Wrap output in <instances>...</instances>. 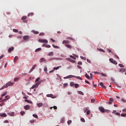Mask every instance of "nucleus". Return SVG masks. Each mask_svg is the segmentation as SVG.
<instances>
[{
    "label": "nucleus",
    "mask_w": 126,
    "mask_h": 126,
    "mask_svg": "<svg viewBox=\"0 0 126 126\" xmlns=\"http://www.w3.org/2000/svg\"><path fill=\"white\" fill-rule=\"evenodd\" d=\"M24 40H28V39H29V36L28 35H25L23 36Z\"/></svg>",
    "instance_id": "obj_12"
},
{
    "label": "nucleus",
    "mask_w": 126,
    "mask_h": 126,
    "mask_svg": "<svg viewBox=\"0 0 126 126\" xmlns=\"http://www.w3.org/2000/svg\"><path fill=\"white\" fill-rule=\"evenodd\" d=\"M40 63H42V62H44V63H46V60H45V58H41L40 60Z\"/></svg>",
    "instance_id": "obj_14"
},
{
    "label": "nucleus",
    "mask_w": 126,
    "mask_h": 126,
    "mask_svg": "<svg viewBox=\"0 0 126 126\" xmlns=\"http://www.w3.org/2000/svg\"><path fill=\"white\" fill-rule=\"evenodd\" d=\"M32 33H33V34H39V32L35 31L34 30H32Z\"/></svg>",
    "instance_id": "obj_13"
},
{
    "label": "nucleus",
    "mask_w": 126,
    "mask_h": 126,
    "mask_svg": "<svg viewBox=\"0 0 126 126\" xmlns=\"http://www.w3.org/2000/svg\"><path fill=\"white\" fill-rule=\"evenodd\" d=\"M44 71H45V73H47L48 68H47V66L44 67Z\"/></svg>",
    "instance_id": "obj_19"
},
{
    "label": "nucleus",
    "mask_w": 126,
    "mask_h": 126,
    "mask_svg": "<svg viewBox=\"0 0 126 126\" xmlns=\"http://www.w3.org/2000/svg\"><path fill=\"white\" fill-rule=\"evenodd\" d=\"M71 123H72V121L71 120H68V121H67V125L68 126H69V125H70V124H71Z\"/></svg>",
    "instance_id": "obj_25"
},
{
    "label": "nucleus",
    "mask_w": 126,
    "mask_h": 126,
    "mask_svg": "<svg viewBox=\"0 0 126 126\" xmlns=\"http://www.w3.org/2000/svg\"><path fill=\"white\" fill-rule=\"evenodd\" d=\"M109 61L110 63H113L114 64H118V63L112 58L109 59Z\"/></svg>",
    "instance_id": "obj_5"
},
{
    "label": "nucleus",
    "mask_w": 126,
    "mask_h": 126,
    "mask_svg": "<svg viewBox=\"0 0 126 126\" xmlns=\"http://www.w3.org/2000/svg\"><path fill=\"white\" fill-rule=\"evenodd\" d=\"M13 50H14V47H10V48H9V49L8 50V52L9 53H11V52H12V51H13Z\"/></svg>",
    "instance_id": "obj_9"
},
{
    "label": "nucleus",
    "mask_w": 126,
    "mask_h": 126,
    "mask_svg": "<svg viewBox=\"0 0 126 126\" xmlns=\"http://www.w3.org/2000/svg\"><path fill=\"white\" fill-rule=\"evenodd\" d=\"M41 82H42V81L40 80L37 81V82H36V84L39 86V85L41 84Z\"/></svg>",
    "instance_id": "obj_30"
},
{
    "label": "nucleus",
    "mask_w": 126,
    "mask_h": 126,
    "mask_svg": "<svg viewBox=\"0 0 126 126\" xmlns=\"http://www.w3.org/2000/svg\"><path fill=\"white\" fill-rule=\"evenodd\" d=\"M32 116H33L34 118H35V119H38V115H36V114H33V115H32Z\"/></svg>",
    "instance_id": "obj_29"
},
{
    "label": "nucleus",
    "mask_w": 126,
    "mask_h": 126,
    "mask_svg": "<svg viewBox=\"0 0 126 126\" xmlns=\"http://www.w3.org/2000/svg\"><path fill=\"white\" fill-rule=\"evenodd\" d=\"M52 46H53V48H55V49H59V46H56L54 44H53Z\"/></svg>",
    "instance_id": "obj_36"
},
{
    "label": "nucleus",
    "mask_w": 126,
    "mask_h": 126,
    "mask_svg": "<svg viewBox=\"0 0 126 126\" xmlns=\"http://www.w3.org/2000/svg\"><path fill=\"white\" fill-rule=\"evenodd\" d=\"M45 33L44 32H40L39 34V36H44Z\"/></svg>",
    "instance_id": "obj_38"
},
{
    "label": "nucleus",
    "mask_w": 126,
    "mask_h": 126,
    "mask_svg": "<svg viewBox=\"0 0 126 126\" xmlns=\"http://www.w3.org/2000/svg\"><path fill=\"white\" fill-rule=\"evenodd\" d=\"M23 22L24 23H27V22H28V21L26 19V20H23Z\"/></svg>",
    "instance_id": "obj_59"
},
{
    "label": "nucleus",
    "mask_w": 126,
    "mask_h": 126,
    "mask_svg": "<svg viewBox=\"0 0 126 126\" xmlns=\"http://www.w3.org/2000/svg\"><path fill=\"white\" fill-rule=\"evenodd\" d=\"M81 121L85 123V120L84 118H81Z\"/></svg>",
    "instance_id": "obj_45"
},
{
    "label": "nucleus",
    "mask_w": 126,
    "mask_h": 126,
    "mask_svg": "<svg viewBox=\"0 0 126 126\" xmlns=\"http://www.w3.org/2000/svg\"><path fill=\"white\" fill-rule=\"evenodd\" d=\"M70 86H74V83H73V82H70Z\"/></svg>",
    "instance_id": "obj_41"
},
{
    "label": "nucleus",
    "mask_w": 126,
    "mask_h": 126,
    "mask_svg": "<svg viewBox=\"0 0 126 126\" xmlns=\"http://www.w3.org/2000/svg\"><path fill=\"white\" fill-rule=\"evenodd\" d=\"M9 99V95H6L5 96V98L1 100V103H3V102H5V101H7Z\"/></svg>",
    "instance_id": "obj_4"
},
{
    "label": "nucleus",
    "mask_w": 126,
    "mask_h": 126,
    "mask_svg": "<svg viewBox=\"0 0 126 126\" xmlns=\"http://www.w3.org/2000/svg\"><path fill=\"white\" fill-rule=\"evenodd\" d=\"M109 101H110L111 102H114V99H113V98H112V97H110Z\"/></svg>",
    "instance_id": "obj_46"
},
{
    "label": "nucleus",
    "mask_w": 126,
    "mask_h": 126,
    "mask_svg": "<svg viewBox=\"0 0 126 126\" xmlns=\"http://www.w3.org/2000/svg\"><path fill=\"white\" fill-rule=\"evenodd\" d=\"M78 94H80V95H84V94L83 93V92H82L81 91H78Z\"/></svg>",
    "instance_id": "obj_27"
},
{
    "label": "nucleus",
    "mask_w": 126,
    "mask_h": 126,
    "mask_svg": "<svg viewBox=\"0 0 126 126\" xmlns=\"http://www.w3.org/2000/svg\"><path fill=\"white\" fill-rule=\"evenodd\" d=\"M26 19H27V16H23V17H22V20H25Z\"/></svg>",
    "instance_id": "obj_31"
},
{
    "label": "nucleus",
    "mask_w": 126,
    "mask_h": 126,
    "mask_svg": "<svg viewBox=\"0 0 126 126\" xmlns=\"http://www.w3.org/2000/svg\"><path fill=\"white\" fill-rule=\"evenodd\" d=\"M13 32H15V33H17V32H18V30H17L16 29H13Z\"/></svg>",
    "instance_id": "obj_28"
},
{
    "label": "nucleus",
    "mask_w": 126,
    "mask_h": 126,
    "mask_svg": "<svg viewBox=\"0 0 126 126\" xmlns=\"http://www.w3.org/2000/svg\"><path fill=\"white\" fill-rule=\"evenodd\" d=\"M25 110H29L30 109V106L27 105L24 106Z\"/></svg>",
    "instance_id": "obj_10"
},
{
    "label": "nucleus",
    "mask_w": 126,
    "mask_h": 126,
    "mask_svg": "<svg viewBox=\"0 0 126 126\" xmlns=\"http://www.w3.org/2000/svg\"><path fill=\"white\" fill-rule=\"evenodd\" d=\"M65 60H66L67 61H68L69 62L70 61V58H66Z\"/></svg>",
    "instance_id": "obj_63"
},
{
    "label": "nucleus",
    "mask_w": 126,
    "mask_h": 126,
    "mask_svg": "<svg viewBox=\"0 0 126 126\" xmlns=\"http://www.w3.org/2000/svg\"><path fill=\"white\" fill-rule=\"evenodd\" d=\"M91 112L90 111V110H88L87 112V115H90Z\"/></svg>",
    "instance_id": "obj_47"
},
{
    "label": "nucleus",
    "mask_w": 126,
    "mask_h": 126,
    "mask_svg": "<svg viewBox=\"0 0 126 126\" xmlns=\"http://www.w3.org/2000/svg\"><path fill=\"white\" fill-rule=\"evenodd\" d=\"M85 77H86V78H87V79H90V76H89V75H88L87 73L85 74Z\"/></svg>",
    "instance_id": "obj_26"
},
{
    "label": "nucleus",
    "mask_w": 126,
    "mask_h": 126,
    "mask_svg": "<svg viewBox=\"0 0 126 126\" xmlns=\"http://www.w3.org/2000/svg\"><path fill=\"white\" fill-rule=\"evenodd\" d=\"M119 66H120V67H124V65L123 64H119Z\"/></svg>",
    "instance_id": "obj_52"
},
{
    "label": "nucleus",
    "mask_w": 126,
    "mask_h": 126,
    "mask_svg": "<svg viewBox=\"0 0 126 126\" xmlns=\"http://www.w3.org/2000/svg\"><path fill=\"white\" fill-rule=\"evenodd\" d=\"M40 79L39 77H38L35 80V82H38V81H39V80Z\"/></svg>",
    "instance_id": "obj_48"
},
{
    "label": "nucleus",
    "mask_w": 126,
    "mask_h": 126,
    "mask_svg": "<svg viewBox=\"0 0 126 126\" xmlns=\"http://www.w3.org/2000/svg\"><path fill=\"white\" fill-rule=\"evenodd\" d=\"M37 66V64H34L33 66H32V69H35V67Z\"/></svg>",
    "instance_id": "obj_44"
},
{
    "label": "nucleus",
    "mask_w": 126,
    "mask_h": 126,
    "mask_svg": "<svg viewBox=\"0 0 126 126\" xmlns=\"http://www.w3.org/2000/svg\"><path fill=\"white\" fill-rule=\"evenodd\" d=\"M64 87H66L67 86V84L65 83L63 85Z\"/></svg>",
    "instance_id": "obj_64"
},
{
    "label": "nucleus",
    "mask_w": 126,
    "mask_h": 126,
    "mask_svg": "<svg viewBox=\"0 0 126 126\" xmlns=\"http://www.w3.org/2000/svg\"><path fill=\"white\" fill-rule=\"evenodd\" d=\"M6 94H7V92H5L3 94H2L1 97H4Z\"/></svg>",
    "instance_id": "obj_24"
},
{
    "label": "nucleus",
    "mask_w": 126,
    "mask_h": 126,
    "mask_svg": "<svg viewBox=\"0 0 126 126\" xmlns=\"http://www.w3.org/2000/svg\"><path fill=\"white\" fill-rule=\"evenodd\" d=\"M34 15V13L31 12L28 14V16L29 17V16H33Z\"/></svg>",
    "instance_id": "obj_17"
},
{
    "label": "nucleus",
    "mask_w": 126,
    "mask_h": 126,
    "mask_svg": "<svg viewBox=\"0 0 126 126\" xmlns=\"http://www.w3.org/2000/svg\"><path fill=\"white\" fill-rule=\"evenodd\" d=\"M48 56H49V57H53V56H54V52H50V53L48 54Z\"/></svg>",
    "instance_id": "obj_15"
},
{
    "label": "nucleus",
    "mask_w": 126,
    "mask_h": 126,
    "mask_svg": "<svg viewBox=\"0 0 126 126\" xmlns=\"http://www.w3.org/2000/svg\"><path fill=\"white\" fill-rule=\"evenodd\" d=\"M78 87H79V85H78V84H75V88H78Z\"/></svg>",
    "instance_id": "obj_35"
},
{
    "label": "nucleus",
    "mask_w": 126,
    "mask_h": 126,
    "mask_svg": "<svg viewBox=\"0 0 126 126\" xmlns=\"http://www.w3.org/2000/svg\"><path fill=\"white\" fill-rule=\"evenodd\" d=\"M62 43L63 45H64V44H69V40H63Z\"/></svg>",
    "instance_id": "obj_11"
},
{
    "label": "nucleus",
    "mask_w": 126,
    "mask_h": 126,
    "mask_svg": "<svg viewBox=\"0 0 126 126\" xmlns=\"http://www.w3.org/2000/svg\"><path fill=\"white\" fill-rule=\"evenodd\" d=\"M47 97H53V94H47Z\"/></svg>",
    "instance_id": "obj_40"
},
{
    "label": "nucleus",
    "mask_w": 126,
    "mask_h": 126,
    "mask_svg": "<svg viewBox=\"0 0 126 126\" xmlns=\"http://www.w3.org/2000/svg\"><path fill=\"white\" fill-rule=\"evenodd\" d=\"M73 77H75V78H77V79H80V80H82V79L81 78V77H80L79 76H73L72 75H68V76L64 77V79H67L68 78H72Z\"/></svg>",
    "instance_id": "obj_2"
},
{
    "label": "nucleus",
    "mask_w": 126,
    "mask_h": 126,
    "mask_svg": "<svg viewBox=\"0 0 126 126\" xmlns=\"http://www.w3.org/2000/svg\"><path fill=\"white\" fill-rule=\"evenodd\" d=\"M70 58H71V59H73V60H76V58L74 56H73L72 55H70Z\"/></svg>",
    "instance_id": "obj_39"
},
{
    "label": "nucleus",
    "mask_w": 126,
    "mask_h": 126,
    "mask_svg": "<svg viewBox=\"0 0 126 126\" xmlns=\"http://www.w3.org/2000/svg\"><path fill=\"white\" fill-rule=\"evenodd\" d=\"M45 47H46V48H51V45H46V46H45Z\"/></svg>",
    "instance_id": "obj_57"
},
{
    "label": "nucleus",
    "mask_w": 126,
    "mask_h": 126,
    "mask_svg": "<svg viewBox=\"0 0 126 126\" xmlns=\"http://www.w3.org/2000/svg\"><path fill=\"white\" fill-rule=\"evenodd\" d=\"M25 102H27V103H29L30 104H32V101L28 100V99H25Z\"/></svg>",
    "instance_id": "obj_22"
},
{
    "label": "nucleus",
    "mask_w": 126,
    "mask_h": 126,
    "mask_svg": "<svg viewBox=\"0 0 126 126\" xmlns=\"http://www.w3.org/2000/svg\"><path fill=\"white\" fill-rule=\"evenodd\" d=\"M1 116H2V117H6V114H5V113H3V114L1 115Z\"/></svg>",
    "instance_id": "obj_49"
},
{
    "label": "nucleus",
    "mask_w": 126,
    "mask_h": 126,
    "mask_svg": "<svg viewBox=\"0 0 126 126\" xmlns=\"http://www.w3.org/2000/svg\"><path fill=\"white\" fill-rule=\"evenodd\" d=\"M94 102H95V99H91V103H94Z\"/></svg>",
    "instance_id": "obj_56"
},
{
    "label": "nucleus",
    "mask_w": 126,
    "mask_h": 126,
    "mask_svg": "<svg viewBox=\"0 0 126 126\" xmlns=\"http://www.w3.org/2000/svg\"><path fill=\"white\" fill-rule=\"evenodd\" d=\"M65 46L68 49H71V48H72L71 45H70L69 44H65Z\"/></svg>",
    "instance_id": "obj_16"
},
{
    "label": "nucleus",
    "mask_w": 126,
    "mask_h": 126,
    "mask_svg": "<svg viewBox=\"0 0 126 126\" xmlns=\"http://www.w3.org/2000/svg\"><path fill=\"white\" fill-rule=\"evenodd\" d=\"M117 113V110H113L112 112V114H116Z\"/></svg>",
    "instance_id": "obj_58"
},
{
    "label": "nucleus",
    "mask_w": 126,
    "mask_h": 126,
    "mask_svg": "<svg viewBox=\"0 0 126 126\" xmlns=\"http://www.w3.org/2000/svg\"><path fill=\"white\" fill-rule=\"evenodd\" d=\"M61 123H62V124L64 123V118H62V119L61 120Z\"/></svg>",
    "instance_id": "obj_33"
},
{
    "label": "nucleus",
    "mask_w": 126,
    "mask_h": 126,
    "mask_svg": "<svg viewBox=\"0 0 126 126\" xmlns=\"http://www.w3.org/2000/svg\"><path fill=\"white\" fill-rule=\"evenodd\" d=\"M102 76H104V77H107V75L105 74H104L103 73H100Z\"/></svg>",
    "instance_id": "obj_37"
},
{
    "label": "nucleus",
    "mask_w": 126,
    "mask_h": 126,
    "mask_svg": "<svg viewBox=\"0 0 126 126\" xmlns=\"http://www.w3.org/2000/svg\"><path fill=\"white\" fill-rule=\"evenodd\" d=\"M41 50H42V48H38L36 49L35 50V52H40V51H41Z\"/></svg>",
    "instance_id": "obj_21"
},
{
    "label": "nucleus",
    "mask_w": 126,
    "mask_h": 126,
    "mask_svg": "<svg viewBox=\"0 0 126 126\" xmlns=\"http://www.w3.org/2000/svg\"><path fill=\"white\" fill-rule=\"evenodd\" d=\"M38 42H40V43H48V40L47 39H39Z\"/></svg>",
    "instance_id": "obj_3"
},
{
    "label": "nucleus",
    "mask_w": 126,
    "mask_h": 126,
    "mask_svg": "<svg viewBox=\"0 0 126 126\" xmlns=\"http://www.w3.org/2000/svg\"><path fill=\"white\" fill-rule=\"evenodd\" d=\"M78 64H79V65H81L82 64V62H78Z\"/></svg>",
    "instance_id": "obj_53"
},
{
    "label": "nucleus",
    "mask_w": 126,
    "mask_h": 126,
    "mask_svg": "<svg viewBox=\"0 0 126 126\" xmlns=\"http://www.w3.org/2000/svg\"><path fill=\"white\" fill-rule=\"evenodd\" d=\"M70 63H75V61L72 60H71V59H70Z\"/></svg>",
    "instance_id": "obj_55"
},
{
    "label": "nucleus",
    "mask_w": 126,
    "mask_h": 126,
    "mask_svg": "<svg viewBox=\"0 0 126 126\" xmlns=\"http://www.w3.org/2000/svg\"><path fill=\"white\" fill-rule=\"evenodd\" d=\"M21 116H23V115L25 114V112L24 111H21L20 113Z\"/></svg>",
    "instance_id": "obj_42"
},
{
    "label": "nucleus",
    "mask_w": 126,
    "mask_h": 126,
    "mask_svg": "<svg viewBox=\"0 0 126 126\" xmlns=\"http://www.w3.org/2000/svg\"><path fill=\"white\" fill-rule=\"evenodd\" d=\"M126 115L125 114H121V117H126Z\"/></svg>",
    "instance_id": "obj_61"
},
{
    "label": "nucleus",
    "mask_w": 126,
    "mask_h": 126,
    "mask_svg": "<svg viewBox=\"0 0 126 126\" xmlns=\"http://www.w3.org/2000/svg\"><path fill=\"white\" fill-rule=\"evenodd\" d=\"M80 58L82 60H84V61H86V58L83 57L82 56H81Z\"/></svg>",
    "instance_id": "obj_43"
},
{
    "label": "nucleus",
    "mask_w": 126,
    "mask_h": 126,
    "mask_svg": "<svg viewBox=\"0 0 126 126\" xmlns=\"http://www.w3.org/2000/svg\"><path fill=\"white\" fill-rule=\"evenodd\" d=\"M126 71V69L125 68H121L120 69V72H125Z\"/></svg>",
    "instance_id": "obj_23"
},
{
    "label": "nucleus",
    "mask_w": 126,
    "mask_h": 126,
    "mask_svg": "<svg viewBox=\"0 0 126 126\" xmlns=\"http://www.w3.org/2000/svg\"><path fill=\"white\" fill-rule=\"evenodd\" d=\"M14 85V83H11V82H8L5 85L3 86L0 89V90H2L4 89V88H7L8 86H13Z\"/></svg>",
    "instance_id": "obj_1"
},
{
    "label": "nucleus",
    "mask_w": 126,
    "mask_h": 126,
    "mask_svg": "<svg viewBox=\"0 0 126 126\" xmlns=\"http://www.w3.org/2000/svg\"><path fill=\"white\" fill-rule=\"evenodd\" d=\"M116 115L120 116H121V114H120L119 112H117V113H116Z\"/></svg>",
    "instance_id": "obj_51"
},
{
    "label": "nucleus",
    "mask_w": 126,
    "mask_h": 126,
    "mask_svg": "<svg viewBox=\"0 0 126 126\" xmlns=\"http://www.w3.org/2000/svg\"><path fill=\"white\" fill-rule=\"evenodd\" d=\"M53 108H54V110H57V109H58V107H57V106H54Z\"/></svg>",
    "instance_id": "obj_60"
},
{
    "label": "nucleus",
    "mask_w": 126,
    "mask_h": 126,
    "mask_svg": "<svg viewBox=\"0 0 126 126\" xmlns=\"http://www.w3.org/2000/svg\"><path fill=\"white\" fill-rule=\"evenodd\" d=\"M98 109L101 113H105V109L103 107H99Z\"/></svg>",
    "instance_id": "obj_6"
},
{
    "label": "nucleus",
    "mask_w": 126,
    "mask_h": 126,
    "mask_svg": "<svg viewBox=\"0 0 126 126\" xmlns=\"http://www.w3.org/2000/svg\"><path fill=\"white\" fill-rule=\"evenodd\" d=\"M42 106H43V103L42 102L37 104V107H39V108H40V107H42Z\"/></svg>",
    "instance_id": "obj_18"
},
{
    "label": "nucleus",
    "mask_w": 126,
    "mask_h": 126,
    "mask_svg": "<svg viewBox=\"0 0 126 126\" xmlns=\"http://www.w3.org/2000/svg\"><path fill=\"white\" fill-rule=\"evenodd\" d=\"M19 80V78H15L14 79V81L16 82Z\"/></svg>",
    "instance_id": "obj_32"
},
{
    "label": "nucleus",
    "mask_w": 126,
    "mask_h": 126,
    "mask_svg": "<svg viewBox=\"0 0 126 126\" xmlns=\"http://www.w3.org/2000/svg\"><path fill=\"white\" fill-rule=\"evenodd\" d=\"M98 50L99 51V52H102L103 53H105V51L103 49H98Z\"/></svg>",
    "instance_id": "obj_34"
},
{
    "label": "nucleus",
    "mask_w": 126,
    "mask_h": 126,
    "mask_svg": "<svg viewBox=\"0 0 126 126\" xmlns=\"http://www.w3.org/2000/svg\"><path fill=\"white\" fill-rule=\"evenodd\" d=\"M4 123H6V124H8V123H9V122L8 121V120H5L4 121Z\"/></svg>",
    "instance_id": "obj_50"
},
{
    "label": "nucleus",
    "mask_w": 126,
    "mask_h": 126,
    "mask_svg": "<svg viewBox=\"0 0 126 126\" xmlns=\"http://www.w3.org/2000/svg\"><path fill=\"white\" fill-rule=\"evenodd\" d=\"M38 85H37L36 84L33 85L32 87L31 88V89H34V88H38Z\"/></svg>",
    "instance_id": "obj_8"
},
{
    "label": "nucleus",
    "mask_w": 126,
    "mask_h": 126,
    "mask_svg": "<svg viewBox=\"0 0 126 126\" xmlns=\"http://www.w3.org/2000/svg\"><path fill=\"white\" fill-rule=\"evenodd\" d=\"M17 60H18V57L16 56L15 57V58H14L13 61L14 63H15V62H16V61H17Z\"/></svg>",
    "instance_id": "obj_20"
},
{
    "label": "nucleus",
    "mask_w": 126,
    "mask_h": 126,
    "mask_svg": "<svg viewBox=\"0 0 126 126\" xmlns=\"http://www.w3.org/2000/svg\"><path fill=\"white\" fill-rule=\"evenodd\" d=\"M66 39H69V40H74L71 37H67Z\"/></svg>",
    "instance_id": "obj_62"
},
{
    "label": "nucleus",
    "mask_w": 126,
    "mask_h": 126,
    "mask_svg": "<svg viewBox=\"0 0 126 126\" xmlns=\"http://www.w3.org/2000/svg\"><path fill=\"white\" fill-rule=\"evenodd\" d=\"M99 85H100L101 87H102V88H103V89H106V88H107V87H106V86L104 85V84H103V82H100L99 83Z\"/></svg>",
    "instance_id": "obj_7"
},
{
    "label": "nucleus",
    "mask_w": 126,
    "mask_h": 126,
    "mask_svg": "<svg viewBox=\"0 0 126 126\" xmlns=\"http://www.w3.org/2000/svg\"><path fill=\"white\" fill-rule=\"evenodd\" d=\"M60 67H61V66H58V67H54V69H56V70H57V69H59L60 68Z\"/></svg>",
    "instance_id": "obj_54"
}]
</instances>
